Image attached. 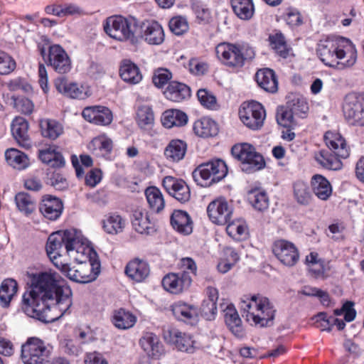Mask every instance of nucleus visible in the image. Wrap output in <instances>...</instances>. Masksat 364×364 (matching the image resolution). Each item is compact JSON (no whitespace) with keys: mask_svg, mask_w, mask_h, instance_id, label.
Wrapping results in <instances>:
<instances>
[{"mask_svg":"<svg viewBox=\"0 0 364 364\" xmlns=\"http://www.w3.org/2000/svg\"><path fill=\"white\" fill-rule=\"evenodd\" d=\"M7 87L11 92L21 90L24 92H29L32 89L31 86L27 82V81L21 77H17L10 80L7 83Z\"/></svg>","mask_w":364,"mask_h":364,"instance_id":"61","label":"nucleus"},{"mask_svg":"<svg viewBox=\"0 0 364 364\" xmlns=\"http://www.w3.org/2000/svg\"><path fill=\"white\" fill-rule=\"evenodd\" d=\"M315 160L323 168L329 170H339L342 167L341 161L336 155H332L326 150H321L315 154Z\"/></svg>","mask_w":364,"mask_h":364,"instance_id":"49","label":"nucleus"},{"mask_svg":"<svg viewBox=\"0 0 364 364\" xmlns=\"http://www.w3.org/2000/svg\"><path fill=\"white\" fill-rule=\"evenodd\" d=\"M354 304L352 301H346L341 309L334 310L335 316L344 314V319L350 322L355 318L356 312L353 309Z\"/></svg>","mask_w":364,"mask_h":364,"instance_id":"60","label":"nucleus"},{"mask_svg":"<svg viewBox=\"0 0 364 364\" xmlns=\"http://www.w3.org/2000/svg\"><path fill=\"white\" fill-rule=\"evenodd\" d=\"M126 220L117 213H110L104 216L102 220L103 230L109 235H117L123 231Z\"/></svg>","mask_w":364,"mask_h":364,"instance_id":"34","label":"nucleus"},{"mask_svg":"<svg viewBox=\"0 0 364 364\" xmlns=\"http://www.w3.org/2000/svg\"><path fill=\"white\" fill-rule=\"evenodd\" d=\"M207 298L205 299L201 305V314L206 320L214 319L217 313V301L218 292L215 288L209 287L206 289Z\"/></svg>","mask_w":364,"mask_h":364,"instance_id":"33","label":"nucleus"},{"mask_svg":"<svg viewBox=\"0 0 364 364\" xmlns=\"http://www.w3.org/2000/svg\"><path fill=\"white\" fill-rule=\"evenodd\" d=\"M231 6L237 18L243 21L250 20L255 14L252 0H231Z\"/></svg>","mask_w":364,"mask_h":364,"instance_id":"42","label":"nucleus"},{"mask_svg":"<svg viewBox=\"0 0 364 364\" xmlns=\"http://www.w3.org/2000/svg\"><path fill=\"white\" fill-rule=\"evenodd\" d=\"M136 120L141 129H151L154 123V116L151 107L146 105L139 107L136 112Z\"/></svg>","mask_w":364,"mask_h":364,"instance_id":"53","label":"nucleus"},{"mask_svg":"<svg viewBox=\"0 0 364 364\" xmlns=\"http://www.w3.org/2000/svg\"><path fill=\"white\" fill-rule=\"evenodd\" d=\"M296 116L302 117L309 109L308 104L303 98H296L288 103L287 105Z\"/></svg>","mask_w":364,"mask_h":364,"instance_id":"62","label":"nucleus"},{"mask_svg":"<svg viewBox=\"0 0 364 364\" xmlns=\"http://www.w3.org/2000/svg\"><path fill=\"white\" fill-rule=\"evenodd\" d=\"M39 208L45 218L50 220H55L61 215L63 205L58 198L46 195L43 197Z\"/></svg>","mask_w":364,"mask_h":364,"instance_id":"24","label":"nucleus"},{"mask_svg":"<svg viewBox=\"0 0 364 364\" xmlns=\"http://www.w3.org/2000/svg\"><path fill=\"white\" fill-rule=\"evenodd\" d=\"M15 107L25 114H30L33 110L34 105L32 101L26 97L14 100Z\"/></svg>","mask_w":364,"mask_h":364,"instance_id":"64","label":"nucleus"},{"mask_svg":"<svg viewBox=\"0 0 364 364\" xmlns=\"http://www.w3.org/2000/svg\"><path fill=\"white\" fill-rule=\"evenodd\" d=\"M227 173L226 163L215 159L199 165L193 171V178L198 186L209 187L224 178Z\"/></svg>","mask_w":364,"mask_h":364,"instance_id":"6","label":"nucleus"},{"mask_svg":"<svg viewBox=\"0 0 364 364\" xmlns=\"http://www.w3.org/2000/svg\"><path fill=\"white\" fill-rule=\"evenodd\" d=\"M82 115L86 121L101 126L109 124L113 119L111 110L106 107L99 105L84 108Z\"/></svg>","mask_w":364,"mask_h":364,"instance_id":"20","label":"nucleus"},{"mask_svg":"<svg viewBox=\"0 0 364 364\" xmlns=\"http://www.w3.org/2000/svg\"><path fill=\"white\" fill-rule=\"evenodd\" d=\"M191 282V276L188 272L183 271L181 273H170L164 276L162 286L166 291L177 294L188 289Z\"/></svg>","mask_w":364,"mask_h":364,"instance_id":"17","label":"nucleus"},{"mask_svg":"<svg viewBox=\"0 0 364 364\" xmlns=\"http://www.w3.org/2000/svg\"><path fill=\"white\" fill-rule=\"evenodd\" d=\"M163 336L166 343L173 345L180 351L193 353L199 348L198 343L192 336L177 328L164 330Z\"/></svg>","mask_w":364,"mask_h":364,"instance_id":"12","label":"nucleus"},{"mask_svg":"<svg viewBox=\"0 0 364 364\" xmlns=\"http://www.w3.org/2000/svg\"><path fill=\"white\" fill-rule=\"evenodd\" d=\"M316 53L326 66L338 69L353 66L357 58L353 45L350 40L343 37L321 41Z\"/></svg>","mask_w":364,"mask_h":364,"instance_id":"2","label":"nucleus"},{"mask_svg":"<svg viewBox=\"0 0 364 364\" xmlns=\"http://www.w3.org/2000/svg\"><path fill=\"white\" fill-rule=\"evenodd\" d=\"M41 161L52 167H61L65 164V160L62 154L57 151L55 146H50L39 151Z\"/></svg>","mask_w":364,"mask_h":364,"instance_id":"43","label":"nucleus"},{"mask_svg":"<svg viewBox=\"0 0 364 364\" xmlns=\"http://www.w3.org/2000/svg\"><path fill=\"white\" fill-rule=\"evenodd\" d=\"M312 191L315 196L322 200H327L332 194V186L330 182L321 175H314L311 178Z\"/></svg>","mask_w":364,"mask_h":364,"instance_id":"37","label":"nucleus"},{"mask_svg":"<svg viewBox=\"0 0 364 364\" xmlns=\"http://www.w3.org/2000/svg\"><path fill=\"white\" fill-rule=\"evenodd\" d=\"M88 149L97 156H105L112 151V141L105 135H100L91 141Z\"/></svg>","mask_w":364,"mask_h":364,"instance_id":"48","label":"nucleus"},{"mask_svg":"<svg viewBox=\"0 0 364 364\" xmlns=\"http://www.w3.org/2000/svg\"><path fill=\"white\" fill-rule=\"evenodd\" d=\"M73 267L68 263L56 262L54 265L69 279L77 283L94 281L100 272V260L76 262Z\"/></svg>","mask_w":364,"mask_h":364,"instance_id":"4","label":"nucleus"},{"mask_svg":"<svg viewBox=\"0 0 364 364\" xmlns=\"http://www.w3.org/2000/svg\"><path fill=\"white\" fill-rule=\"evenodd\" d=\"M162 185L166 192L180 203H184L190 200L191 191L184 180L167 176L164 178Z\"/></svg>","mask_w":364,"mask_h":364,"instance_id":"15","label":"nucleus"},{"mask_svg":"<svg viewBox=\"0 0 364 364\" xmlns=\"http://www.w3.org/2000/svg\"><path fill=\"white\" fill-rule=\"evenodd\" d=\"M5 158L9 166L18 170H23L30 165L28 156L15 148L8 149L5 151Z\"/></svg>","mask_w":364,"mask_h":364,"instance_id":"40","label":"nucleus"},{"mask_svg":"<svg viewBox=\"0 0 364 364\" xmlns=\"http://www.w3.org/2000/svg\"><path fill=\"white\" fill-rule=\"evenodd\" d=\"M149 272L148 263L139 259L130 261L125 268L127 277L136 282H143L149 276Z\"/></svg>","mask_w":364,"mask_h":364,"instance_id":"30","label":"nucleus"},{"mask_svg":"<svg viewBox=\"0 0 364 364\" xmlns=\"http://www.w3.org/2000/svg\"><path fill=\"white\" fill-rule=\"evenodd\" d=\"M17 289L18 284L13 279H7L2 282L0 287V301L4 306L9 304Z\"/></svg>","mask_w":364,"mask_h":364,"instance_id":"52","label":"nucleus"},{"mask_svg":"<svg viewBox=\"0 0 364 364\" xmlns=\"http://www.w3.org/2000/svg\"><path fill=\"white\" fill-rule=\"evenodd\" d=\"M229 330L232 335L239 340L246 337V331L242 322L232 304H229Z\"/></svg>","mask_w":364,"mask_h":364,"instance_id":"44","label":"nucleus"},{"mask_svg":"<svg viewBox=\"0 0 364 364\" xmlns=\"http://www.w3.org/2000/svg\"><path fill=\"white\" fill-rule=\"evenodd\" d=\"M105 33L111 38L119 41H136L137 21L134 18H124L122 16H110L104 25Z\"/></svg>","mask_w":364,"mask_h":364,"instance_id":"5","label":"nucleus"},{"mask_svg":"<svg viewBox=\"0 0 364 364\" xmlns=\"http://www.w3.org/2000/svg\"><path fill=\"white\" fill-rule=\"evenodd\" d=\"M232 156L242 164V170L253 173L261 170L265 166V161L262 154L256 151L250 144L241 143L235 144L231 149Z\"/></svg>","mask_w":364,"mask_h":364,"instance_id":"8","label":"nucleus"},{"mask_svg":"<svg viewBox=\"0 0 364 364\" xmlns=\"http://www.w3.org/2000/svg\"><path fill=\"white\" fill-rule=\"evenodd\" d=\"M248 235L249 229L246 221L241 218L230 221L229 215V236L235 240L241 241L247 239Z\"/></svg>","mask_w":364,"mask_h":364,"instance_id":"46","label":"nucleus"},{"mask_svg":"<svg viewBox=\"0 0 364 364\" xmlns=\"http://www.w3.org/2000/svg\"><path fill=\"white\" fill-rule=\"evenodd\" d=\"M137 321L136 316L132 312L120 309L113 313L112 321L118 329L126 330L134 326Z\"/></svg>","mask_w":364,"mask_h":364,"instance_id":"41","label":"nucleus"},{"mask_svg":"<svg viewBox=\"0 0 364 364\" xmlns=\"http://www.w3.org/2000/svg\"><path fill=\"white\" fill-rule=\"evenodd\" d=\"M332 316H328L325 312H321L318 314L314 319H315V324L317 328H319L321 331H330L332 328Z\"/></svg>","mask_w":364,"mask_h":364,"instance_id":"63","label":"nucleus"},{"mask_svg":"<svg viewBox=\"0 0 364 364\" xmlns=\"http://www.w3.org/2000/svg\"><path fill=\"white\" fill-rule=\"evenodd\" d=\"M145 196L150 208L156 212L160 213L165 206V202L161 191L155 187H148L145 190Z\"/></svg>","mask_w":364,"mask_h":364,"instance_id":"47","label":"nucleus"},{"mask_svg":"<svg viewBox=\"0 0 364 364\" xmlns=\"http://www.w3.org/2000/svg\"><path fill=\"white\" fill-rule=\"evenodd\" d=\"M164 95L168 100L179 102L191 96V90L186 85L173 81L168 84Z\"/></svg>","mask_w":364,"mask_h":364,"instance_id":"36","label":"nucleus"},{"mask_svg":"<svg viewBox=\"0 0 364 364\" xmlns=\"http://www.w3.org/2000/svg\"><path fill=\"white\" fill-rule=\"evenodd\" d=\"M169 28L176 36H181L188 30V23L186 18L173 17L169 21Z\"/></svg>","mask_w":364,"mask_h":364,"instance_id":"58","label":"nucleus"},{"mask_svg":"<svg viewBox=\"0 0 364 364\" xmlns=\"http://www.w3.org/2000/svg\"><path fill=\"white\" fill-rule=\"evenodd\" d=\"M240 309L242 316L252 326L264 328L273 325L276 310L269 299L261 294L244 296Z\"/></svg>","mask_w":364,"mask_h":364,"instance_id":"3","label":"nucleus"},{"mask_svg":"<svg viewBox=\"0 0 364 364\" xmlns=\"http://www.w3.org/2000/svg\"><path fill=\"white\" fill-rule=\"evenodd\" d=\"M55 86L60 93L70 98L83 100L88 97L86 87L70 82L63 77L55 80Z\"/></svg>","mask_w":364,"mask_h":364,"instance_id":"22","label":"nucleus"},{"mask_svg":"<svg viewBox=\"0 0 364 364\" xmlns=\"http://www.w3.org/2000/svg\"><path fill=\"white\" fill-rule=\"evenodd\" d=\"M119 74L124 82L130 84H137L142 79L138 66L129 60H124L122 62Z\"/></svg>","mask_w":364,"mask_h":364,"instance_id":"39","label":"nucleus"},{"mask_svg":"<svg viewBox=\"0 0 364 364\" xmlns=\"http://www.w3.org/2000/svg\"><path fill=\"white\" fill-rule=\"evenodd\" d=\"M343 114L348 122L356 126H364V93L348 95L343 105Z\"/></svg>","mask_w":364,"mask_h":364,"instance_id":"11","label":"nucleus"},{"mask_svg":"<svg viewBox=\"0 0 364 364\" xmlns=\"http://www.w3.org/2000/svg\"><path fill=\"white\" fill-rule=\"evenodd\" d=\"M132 224L134 229L140 234L149 235L155 231V222L146 209L137 208L133 211Z\"/></svg>","mask_w":364,"mask_h":364,"instance_id":"23","label":"nucleus"},{"mask_svg":"<svg viewBox=\"0 0 364 364\" xmlns=\"http://www.w3.org/2000/svg\"><path fill=\"white\" fill-rule=\"evenodd\" d=\"M53 347L37 338H28L21 347V358L24 364H48Z\"/></svg>","mask_w":364,"mask_h":364,"instance_id":"9","label":"nucleus"},{"mask_svg":"<svg viewBox=\"0 0 364 364\" xmlns=\"http://www.w3.org/2000/svg\"><path fill=\"white\" fill-rule=\"evenodd\" d=\"M294 116L296 115L288 106H287V107H281L277 110V123L284 127H290L294 124Z\"/></svg>","mask_w":364,"mask_h":364,"instance_id":"57","label":"nucleus"},{"mask_svg":"<svg viewBox=\"0 0 364 364\" xmlns=\"http://www.w3.org/2000/svg\"><path fill=\"white\" fill-rule=\"evenodd\" d=\"M255 77L259 87L265 91L272 93L277 91L278 81L274 70L269 68L259 70Z\"/></svg>","mask_w":364,"mask_h":364,"instance_id":"35","label":"nucleus"},{"mask_svg":"<svg viewBox=\"0 0 364 364\" xmlns=\"http://www.w3.org/2000/svg\"><path fill=\"white\" fill-rule=\"evenodd\" d=\"M140 36L149 45H160L165 38L162 26L156 21L144 22L141 26Z\"/></svg>","mask_w":364,"mask_h":364,"instance_id":"21","label":"nucleus"},{"mask_svg":"<svg viewBox=\"0 0 364 364\" xmlns=\"http://www.w3.org/2000/svg\"><path fill=\"white\" fill-rule=\"evenodd\" d=\"M272 251L277 259L286 267H294L299 260V250L291 242L277 240L273 244Z\"/></svg>","mask_w":364,"mask_h":364,"instance_id":"13","label":"nucleus"},{"mask_svg":"<svg viewBox=\"0 0 364 364\" xmlns=\"http://www.w3.org/2000/svg\"><path fill=\"white\" fill-rule=\"evenodd\" d=\"M171 224L178 232L188 235L193 231V222L187 212L176 210L171 216Z\"/></svg>","mask_w":364,"mask_h":364,"instance_id":"31","label":"nucleus"},{"mask_svg":"<svg viewBox=\"0 0 364 364\" xmlns=\"http://www.w3.org/2000/svg\"><path fill=\"white\" fill-rule=\"evenodd\" d=\"M247 200L251 205L257 211H264L269 207V201L265 191L252 188L247 192Z\"/></svg>","mask_w":364,"mask_h":364,"instance_id":"45","label":"nucleus"},{"mask_svg":"<svg viewBox=\"0 0 364 364\" xmlns=\"http://www.w3.org/2000/svg\"><path fill=\"white\" fill-rule=\"evenodd\" d=\"M15 68V60L6 53L0 51V75H9Z\"/></svg>","mask_w":364,"mask_h":364,"instance_id":"59","label":"nucleus"},{"mask_svg":"<svg viewBox=\"0 0 364 364\" xmlns=\"http://www.w3.org/2000/svg\"><path fill=\"white\" fill-rule=\"evenodd\" d=\"M30 290L22 298V309L29 317L44 323L55 321L72 306V291L55 270L27 272Z\"/></svg>","mask_w":364,"mask_h":364,"instance_id":"1","label":"nucleus"},{"mask_svg":"<svg viewBox=\"0 0 364 364\" xmlns=\"http://www.w3.org/2000/svg\"><path fill=\"white\" fill-rule=\"evenodd\" d=\"M162 125L171 129L173 127H182L187 124L188 116L178 109H168L164 112L161 119Z\"/></svg>","mask_w":364,"mask_h":364,"instance_id":"38","label":"nucleus"},{"mask_svg":"<svg viewBox=\"0 0 364 364\" xmlns=\"http://www.w3.org/2000/svg\"><path fill=\"white\" fill-rule=\"evenodd\" d=\"M193 129L196 135L201 138L213 137L219 132L218 123L208 117H203L196 120Z\"/></svg>","mask_w":364,"mask_h":364,"instance_id":"29","label":"nucleus"},{"mask_svg":"<svg viewBox=\"0 0 364 364\" xmlns=\"http://www.w3.org/2000/svg\"><path fill=\"white\" fill-rule=\"evenodd\" d=\"M187 151V144L181 139H172L166 146L164 154L166 159L172 163H178L183 159Z\"/></svg>","mask_w":364,"mask_h":364,"instance_id":"32","label":"nucleus"},{"mask_svg":"<svg viewBox=\"0 0 364 364\" xmlns=\"http://www.w3.org/2000/svg\"><path fill=\"white\" fill-rule=\"evenodd\" d=\"M171 311L174 316L179 321L191 325L196 323L198 321V309L193 305L178 301L171 306Z\"/></svg>","mask_w":364,"mask_h":364,"instance_id":"26","label":"nucleus"},{"mask_svg":"<svg viewBox=\"0 0 364 364\" xmlns=\"http://www.w3.org/2000/svg\"><path fill=\"white\" fill-rule=\"evenodd\" d=\"M197 97L203 107L213 110L218 109V105L215 97L206 89L198 90Z\"/></svg>","mask_w":364,"mask_h":364,"instance_id":"56","label":"nucleus"},{"mask_svg":"<svg viewBox=\"0 0 364 364\" xmlns=\"http://www.w3.org/2000/svg\"><path fill=\"white\" fill-rule=\"evenodd\" d=\"M255 57V51L246 43H229V72L238 71L245 65V61Z\"/></svg>","mask_w":364,"mask_h":364,"instance_id":"14","label":"nucleus"},{"mask_svg":"<svg viewBox=\"0 0 364 364\" xmlns=\"http://www.w3.org/2000/svg\"><path fill=\"white\" fill-rule=\"evenodd\" d=\"M210 220L217 225H226L228 223V200L220 196L211 201L207 207Z\"/></svg>","mask_w":364,"mask_h":364,"instance_id":"19","label":"nucleus"},{"mask_svg":"<svg viewBox=\"0 0 364 364\" xmlns=\"http://www.w3.org/2000/svg\"><path fill=\"white\" fill-rule=\"evenodd\" d=\"M71 229L65 231H58L52 233L48 239L46 244V252L50 261L54 263L58 262L57 259L61 256L63 250L66 251V246L68 244V233Z\"/></svg>","mask_w":364,"mask_h":364,"instance_id":"16","label":"nucleus"},{"mask_svg":"<svg viewBox=\"0 0 364 364\" xmlns=\"http://www.w3.org/2000/svg\"><path fill=\"white\" fill-rule=\"evenodd\" d=\"M48 65L58 73H67L71 69V61L65 50L59 45L49 47L48 55Z\"/></svg>","mask_w":364,"mask_h":364,"instance_id":"18","label":"nucleus"},{"mask_svg":"<svg viewBox=\"0 0 364 364\" xmlns=\"http://www.w3.org/2000/svg\"><path fill=\"white\" fill-rule=\"evenodd\" d=\"M269 39L271 46L277 53L283 58L289 56L290 50L287 48L284 36L281 33L269 36Z\"/></svg>","mask_w":364,"mask_h":364,"instance_id":"55","label":"nucleus"},{"mask_svg":"<svg viewBox=\"0 0 364 364\" xmlns=\"http://www.w3.org/2000/svg\"><path fill=\"white\" fill-rule=\"evenodd\" d=\"M14 201L18 211L26 216L31 215L36 210V202L27 193H18L15 196Z\"/></svg>","mask_w":364,"mask_h":364,"instance_id":"50","label":"nucleus"},{"mask_svg":"<svg viewBox=\"0 0 364 364\" xmlns=\"http://www.w3.org/2000/svg\"><path fill=\"white\" fill-rule=\"evenodd\" d=\"M294 196L301 205H306L311 202L312 195L307 183L297 181L294 184Z\"/></svg>","mask_w":364,"mask_h":364,"instance_id":"54","label":"nucleus"},{"mask_svg":"<svg viewBox=\"0 0 364 364\" xmlns=\"http://www.w3.org/2000/svg\"><path fill=\"white\" fill-rule=\"evenodd\" d=\"M239 117L245 126L251 130H259L264 125L266 111L257 101L245 102L239 109Z\"/></svg>","mask_w":364,"mask_h":364,"instance_id":"10","label":"nucleus"},{"mask_svg":"<svg viewBox=\"0 0 364 364\" xmlns=\"http://www.w3.org/2000/svg\"><path fill=\"white\" fill-rule=\"evenodd\" d=\"M68 233V244L66 253L75 262L99 260L97 252L91 247L88 241L83 237L80 231L71 229Z\"/></svg>","mask_w":364,"mask_h":364,"instance_id":"7","label":"nucleus"},{"mask_svg":"<svg viewBox=\"0 0 364 364\" xmlns=\"http://www.w3.org/2000/svg\"><path fill=\"white\" fill-rule=\"evenodd\" d=\"M139 345L148 356L159 358L164 353L159 338L152 332H145L139 339Z\"/></svg>","mask_w":364,"mask_h":364,"instance_id":"25","label":"nucleus"},{"mask_svg":"<svg viewBox=\"0 0 364 364\" xmlns=\"http://www.w3.org/2000/svg\"><path fill=\"white\" fill-rule=\"evenodd\" d=\"M324 140L326 146L333 151L336 156L346 159L349 156V149L345 139L339 133L326 132Z\"/></svg>","mask_w":364,"mask_h":364,"instance_id":"28","label":"nucleus"},{"mask_svg":"<svg viewBox=\"0 0 364 364\" xmlns=\"http://www.w3.org/2000/svg\"><path fill=\"white\" fill-rule=\"evenodd\" d=\"M28 123L21 117H15L11 124L13 136L18 144L24 148L31 147V141L28 134Z\"/></svg>","mask_w":364,"mask_h":364,"instance_id":"27","label":"nucleus"},{"mask_svg":"<svg viewBox=\"0 0 364 364\" xmlns=\"http://www.w3.org/2000/svg\"><path fill=\"white\" fill-rule=\"evenodd\" d=\"M40 126L42 135L53 140L57 139L63 132L62 125L55 120H41Z\"/></svg>","mask_w":364,"mask_h":364,"instance_id":"51","label":"nucleus"}]
</instances>
